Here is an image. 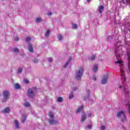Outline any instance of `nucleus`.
I'll use <instances>...</instances> for the list:
<instances>
[{"mask_svg": "<svg viewBox=\"0 0 130 130\" xmlns=\"http://www.w3.org/2000/svg\"><path fill=\"white\" fill-rule=\"evenodd\" d=\"M116 115L117 117H120L121 115L123 116V118L121 120L122 122H123V121L125 120V114H124V111H120L116 114Z\"/></svg>", "mask_w": 130, "mask_h": 130, "instance_id": "39448f33", "label": "nucleus"}, {"mask_svg": "<svg viewBox=\"0 0 130 130\" xmlns=\"http://www.w3.org/2000/svg\"><path fill=\"white\" fill-rule=\"evenodd\" d=\"M98 71V66L97 64H94L93 67V71L94 72V73H96Z\"/></svg>", "mask_w": 130, "mask_h": 130, "instance_id": "f3484780", "label": "nucleus"}, {"mask_svg": "<svg viewBox=\"0 0 130 130\" xmlns=\"http://www.w3.org/2000/svg\"><path fill=\"white\" fill-rule=\"evenodd\" d=\"M57 101L58 102H62V101H63L62 98H61V97L58 98Z\"/></svg>", "mask_w": 130, "mask_h": 130, "instance_id": "bb28decb", "label": "nucleus"}, {"mask_svg": "<svg viewBox=\"0 0 130 130\" xmlns=\"http://www.w3.org/2000/svg\"><path fill=\"white\" fill-rule=\"evenodd\" d=\"M24 83H25V84H28V83H29V81H28L27 79H25Z\"/></svg>", "mask_w": 130, "mask_h": 130, "instance_id": "4c0bfd02", "label": "nucleus"}, {"mask_svg": "<svg viewBox=\"0 0 130 130\" xmlns=\"http://www.w3.org/2000/svg\"><path fill=\"white\" fill-rule=\"evenodd\" d=\"M48 61H52V58H49Z\"/></svg>", "mask_w": 130, "mask_h": 130, "instance_id": "37998d69", "label": "nucleus"}, {"mask_svg": "<svg viewBox=\"0 0 130 130\" xmlns=\"http://www.w3.org/2000/svg\"><path fill=\"white\" fill-rule=\"evenodd\" d=\"M48 116H49V118H54V114L53 112L50 111L48 114Z\"/></svg>", "mask_w": 130, "mask_h": 130, "instance_id": "9b49d317", "label": "nucleus"}, {"mask_svg": "<svg viewBox=\"0 0 130 130\" xmlns=\"http://www.w3.org/2000/svg\"><path fill=\"white\" fill-rule=\"evenodd\" d=\"M58 38L59 40H61L63 38V37H62V36L59 35L58 36Z\"/></svg>", "mask_w": 130, "mask_h": 130, "instance_id": "c85d7f7f", "label": "nucleus"}, {"mask_svg": "<svg viewBox=\"0 0 130 130\" xmlns=\"http://www.w3.org/2000/svg\"><path fill=\"white\" fill-rule=\"evenodd\" d=\"M10 98V92L8 90L3 91V99L2 100V102L4 103L8 101V99Z\"/></svg>", "mask_w": 130, "mask_h": 130, "instance_id": "f03ea898", "label": "nucleus"}, {"mask_svg": "<svg viewBox=\"0 0 130 130\" xmlns=\"http://www.w3.org/2000/svg\"><path fill=\"white\" fill-rule=\"evenodd\" d=\"M25 40L27 43H28V42H29L31 40V38L27 37L26 39H25Z\"/></svg>", "mask_w": 130, "mask_h": 130, "instance_id": "b1692460", "label": "nucleus"}, {"mask_svg": "<svg viewBox=\"0 0 130 130\" xmlns=\"http://www.w3.org/2000/svg\"><path fill=\"white\" fill-rule=\"evenodd\" d=\"M108 81V75H105V76L103 77V78L101 80L102 85H105V84H106Z\"/></svg>", "mask_w": 130, "mask_h": 130, "instance_id": "423d86ee", "label": "nucleus"}, {"mask_svg": "<svg viewBox=\"0 0 130 130\" xmlns=\"http://www.w3.org/2000/svg\"><path fill=\"white\" fill-rule=\"evenodd\" d=\"M116 63H119V64H121L122 63V61L118 60L117 61H116Z\"/></svg>", "mask_w": 130, "mask_h": 130, "instance_id": "473e14b6", "label": "nucleus"}, {"mask_svg": "<svg viewBox=\"0 0 130 130\" xmlns=\"http://www.w3.org/2000/svg\"><path fill=\"white\" fill-rule=\"evenodd\" d=\"M27 48L29 52H34L33 47L32 46V45H31V44H28V45L27 46Z\"/></svg>", "mask_w": 130, "mask_h": 130, "instance_id": "1a4fd4ad", "label": "nucleus"}, {"mask_svg": "<svg viewBox=\"0 0 130 130\" xmlns=\"http://www.w3.org/2000/svg\"><path fill=\"white\" fill-rule=\"evenodd\" d=\"M73 90H74V91H76V90H77V87H74V88H73Z\"/></svg>", "mask_w": 130, "mask_h": 130, "instance_id": "c03bdc74", "label": "nucleus"}, {"mask_svg": "<svg viewBox=\"0 0 130 130\" xmlns=\"http://www.w3.org/2000/svg\"><path fill=\"white\" fill-rule=\"evenodd\" d=\"M84 109V106H81L80 107H79L76 111V113H79V112H81L82 110Z\"/></svg>", "mask_w": 130, "mask_h": 130, "instance_id": "4468645a", "label": "nucleus"}, {"mask_svg": "<svg viewBox=\"0 0 130 130\" xmlns=\"http://www.w3.org/2000/svg\"><path fill=\"white\" fill-rule=\"evenodd\" d=\"M27 95L29 98H34V96H35V93L33 91V89L28 88L27 91Z\"/></svg>", "mask_w": 130, "mask_h": 130, "instance_id": "7ed1b4c3", "label": "nucleus"}, {"mask_svg": "<svg viewBox=\"0 0 130 130\" xmlns=\"http://www.w3.org/2000/svg\"><path fill=\"white\" fill-rule=\"evenodd\" d=\"M92 126H93V125L92 124L88 125L87 128H88V129H90V128H92Z\"/></svg>", "mask_w": 130, "mask_h": 130, "instance_id": "7c9ffc66", "label": "nucleus"}, {"mask_svg": "<svg viewBox=\"0 0 130 130\" xmlns=\"http://www.w3.org/2000/svg\"><path fill=\"white\" fill-rule=\"evenodd\" d=\"M86 120V114H83L81 116V121L83 122V121H85Z\"/></svg>", "mask_w": 130, "mask_h": 130, "instance_id": "dca6fc26", "label": "nucleus"}, {"mask_svg": "<svg viewBox=\"0 0 130 130\" xmlns=\"http://www.w3.org/2000/svg\"><path fill=\"white\" fill-rule=\"evenodd\" d=\"M124 94H125V97L126 98H128L129 97L130 93L129 91L126 89V88H124Z\"/></svg>", "mask_w": 130, "mask_h": 130, "instance_id": "0eeeda50", "label": "nucleus"}, {"mask_svg": "<svg viewBox=\"0 0 130 130\" xmlns=\"http://www.w3.org/2000/svg\"><path fill=\"white\" fill-rule=\"evenodd\" d=\"M2 112H3V113H9V112H10V108H5L3 111H2Z\"/></svg>", "mask_w": 130, "mask_h": 130, "instance_id": "a211bd4d", "label": "nucleus"}, {"mask_svg": "<svg viewBox=\"0 0 130 130\" xmlns=\"http://www.w3.org/2000/svg\"><path fill=\"white\" fill-rule=\"evenodd\" d=\"M73 98H74V94L73 93H71L69 95V99H73Z\"/></svg>", "mask_w": 130, "mask_h": 130, "instance_id": "c756f323", "label": "nucleus"}, {"mask_svg": "<svg viewBox=\"0 0 130 130\" xmlns=\"http://www.w3.org/2000/svg\"><path fill=\"white\" fill-rule=\"evenodd\" d=\"M15 1H17V0H15Z\"/></svg>", "mask_w": 130, "mask_h": 130, "instance_id": "09e8293b", "label": "nucleus"}, {"mask_svg": "<svg viewBox=\"0 0 130 130\" xmlns=\"http://www.w3.org/2000/svg\"><path fill=\"white\" fill-rule=\"evenodd\" d=\"M119 88L120 89H121V88H122V86H121V85H120V86H119Z\"/></svg>", "mask_w": 130, "mask_h": 130, "instance_id": "a18cd8bd", "label": "nucleus"}, {"mask_svg": "<svg viewBox=\"0 0 130 130\" xmlns=\"http://www.w3.org/2000/svg\"><path fill=\"white\" fill-rule=\"evenodd\" d=\"M104 10V6L102 5L100 6V8L99 9V12L100 14H102V12H103Z\"/></svg>", "mask_w": 130, "mask_h": 130, "instance_id": "f8f14e48", "label": "nucleus"}, {"mask_svg": "<svg viewBox=\"0 0 130 130\" xmlns=\"http://www.w3.org/2000/svg\"><path fill=\"white\" fill-rule=\"evenodd\" d=\"M72 28L73 29H77V28H78V25L77 24H73Z\"/></svg>", "mask_w": 130, "mask_h": 130, "instance_id": "cd10ccee", "label": "nucleus"}, {"mask_svg": "<svg viewBox=\"0 0 130 130\" xmlns=\"http://www.w3.org/2000/svg\"><path fill=\"white\" fill-rule=\"evenodd\" d=\"M127 60H128V69L130 70V56L129 54H127Z\"/></svg>", "mask_w": 130, "mask_h": 130, "instance_id": "6ab92c4d", "label": "nucleus"}, {"mask_svg": "<svg viewBox=\"0 0 130 130\" xmlns=\"http://www.w3.org/2000/svg\"><path fill=\"white\" fill-rule=\"evenodd\" d=\"M95 57L96 56H95V55H92V56H91L89 59H90V60H94Z\"/></svg>", "mask_w": 130, "mask_h": 130, "instance_id": "393cba45", "label": "nucleus"}, {"mask_svg": "<svg viewBox=\"0 0 130 130\" xmlns=\"http://www.w3.org/2000/svg\"><path fill=\"white\" fill-rule=\"evenodd\" d=\"M15 41H18L19 40V38L16 37L14 38Z\"/></svg>", "mask_w": 130, "mask_h": 130, "instance_id": "58836bf2", "label": "nucleus"}, {"mask_svg": "<svg viewBox=\"0 0 130 130\" xmlns=\"http://www.w3.org/2000/svg\"><path fill=\"white\" fill-rule=\"evenodd\" d=\"M36 22H37L38 23L39 22H42V18L38 17L36 19Z\"/></svg>", "mask_w": 130, "mask_h": 130, "instance_id": "4be33fe9", "label": "nucleus"}, {"mask_svg": "<svg viewBox=\"0 0 130 130\" xmlns=\"http://www.w3.org/2000/svg\"><path fill=\"white\" fill-rule=\"evenodd\" d=\"M101 129L102 130H105V126H101Z\"/></svg>", "mask_w": 130, "mask_h": 130, "instance_id": "e433bc0d", "label": "nucleus"}, {"mask_svg": "<svg viewBox=\"0 0 130 130\" xmlns=\"http://www.w3.org/2000/svg\"><path fill=\"white\" fill-rule=\"evenodd\" d=\"M14 125L16 128H20V126L19 125V122H18V120H15L14 121Z\"/></svg>", "mask_w": 130, "mask_h": 130, "instance_id": "ddd939ff", "label": "nucleus"}, {"mask_svg": "<svg viewBox=\"0 0 130 130\" xmlns=\"http://www.w3.org/2000/svg\"><path fill=\"white\" fill-rule=\"evenodd\" d=\"M83 73L84 69L83 68L81 67L78 70H77L75 77L76 80H81V78H82V76H83Z\"/></svg>", "mask_w": 130, "mask_h": 130, "instance_id": "f257e3e1", "label": "nucleus"}, {"mask_svg": "<svg viewBox=\"0 0 130 130\" xmlns=\"http://www.w3.org/2000/svg\"><path fill=\"white\" fill-rule=\"evenodd\" d=\"M25 107H29L30 106V103L28 102H26L24 104Z\"/></svg>", "mask_w": 130, "mask_h": 130, "instance_id": "a878e982", "label": "nucleus"}, {"mask_svg": "<svg viewBox=\"0 0 130 130\" xmlns=\"http://www.w3.org/2000/svg\"><path fill=\"white\" fill-rule=\"evenodd\" d=\"M92 79H93V81H96V76L92 77Z\"/></svg>", "mask_w": 130, "mask_h": 130, "instance_id": "a19ab883", "label": "nucleus"}, {"mask_svg": "<svg viewBox=\"0 0 130 130\" xmlns=\"http://www.w3.org/2000/svg\"><path fill=\"white\" fill-rule=\"evenodd\" d=\"M48 122L50 125H56V124H58V121L55 120L54 118H49Z\"/></svg>", "mask_w": 130, "mask_h": 130, "instance_id": "20e7f679", "label": "nucleus"}, {"mask_svg": "<svg viewBox=\"0 0 130 130\" xmlns=\"http://www.w3.org/2000/svg\"><path fill=\"white\" fill-rule=\"evenodd\" d=\"M121 80L122 82H125V75L123 71H122V74L121 75Z\"/></svg>", "mask_w": 130, "mask_h": 130, "instance_id": "6e6552de", "label": "nucleus"}, {"mask_svg": "<svg viewBox=\"0 0 130 130\" xmlns=\"http://www.w3.org/2000/svg\"><path fill=\"white\" fill-rule=\"evenodd\" d=\"M22 71H23V69H22L21 68H19L18 70V73H19V74H21V73H22Z\"/></svg>", "mask_w": 130, "mask_h": 130, "instance_id": "72a5a7b5", "label": "nucleus"}, {"mask_svg": "<svg viewBox=\"0 0 130 130\" xmlns=\"http://www.w3.org/2000/svg\"><path fill=\"white\" fill-rule=\"evenodd\" d=\"M91 116H92V114L91 113L88 114V117H91Z\"/></svg>", "mask_w": 130, "mask_h": 130, "instance_id": "79ce46f5", "label": "nucleus"}, {"mask_svg": "<svg viewBox=\"0 0 130 130\" xmlns=\"http://www.w3.org/2000/svg\"><path fill=\"white\" fill-rule=\"evenodd\" d=\"M127 106H128V111L129 113H130V103H128L127 104Z\"/></svg>", "mask_w": 130, "mask_h": 130, "instance_id": "f704fd0d", "label": "nucleus"}, {"mask_svg": "<svg viewBox=\"0 0 130 130\" xmlns=\"http://www.w3.org/2000/svg\"><path fill=\"white\" fill-rule=\"evenodd\" d=\"M13 52H19V49L18 48H15L13 50Z\"/></svg>", "mask_w": 130, "mask_h": 130, "instance_id": "2f4dec72", "label": "nucleus"}, {"mask_svg": "<svg viewBox=\"0 0 130 130\" xmlns=\"http://www.w3.org/2000/svg\"><path fill=\"white\" fill-rule=\"evenodd\" d=\"M47 16H51V15H52V13H51V12H49L47 13Z\"/></svg>", "mask_w": 130, "mask_h": 130, "instance_id": "c9c22d12", "label": "nucleus"}, {"mask_svg": "<svg viewBox=\"0 0 130 130\" xmlns=\"http://www.w3.org/2000/svg\"><path fill=\"white\" fill-rule=\"evenodd\" d=\"M90 1H91V0H87V3H88L89 2H90Z\"/></svg>", "mask_w": 130, "mask_h": 130, "instance_id": "49530a36", "label": "nucleus"}, {"mask_svg": "<svg viewBox=\"0 0 130 130\" xmlns=\"http://www.w3.org/2000/svg\"><path fill=\"white\" fill-rule=\"evenodd\" d=\"M25 120H26V116L23 115L22 119L21 120V122H22V123H24V122H25Z\"/></svg>", "mask_w": 130, "mask_h": 130, "instance_id": "5701e85b", "label": "nucleus"}, {"mask_svg": "<svg viewBox=\"0 0 130 130\" xmlns=\"http://www.w3.org/2000/svg\"><path fill=\"white\" fill-rule=\"evenodd\" d=\"M49 35H50V30H49V29H47L45 35V37H48Z\"/></svg>", "mask_w": 130, "mask_h": 130, "instance_id": "aec40b11", "label": "nucleus"}, {"mask_svg": "<svg viewBox=\"0 0 130 130\" xmlns=\"http://www.w3.org/2000/svg\"><path fill=\"white\" fill-rule=\"evenodd\" d=\"M122 2L124 5L129 6V0H122Z\"/></svg>", "mask_w": 130, "mask_h": 130, "instance_id": "9d476101", "label": "nucleus"}, {"mask_svg": "<svg viewBox=\"0 0 130 130\" xmlns=\"http://www.w3.org/2000/svg\"><path fill=\"white\" fill-rule=\"evenodd\" d=\"M71 60H72V57H69V61L65 63L64 68H67V67H68V64L70 63V61H71Z\"/></svg>", "mask_w": 130, "mask_h": 130, "instance_id": "412c9836", "label": "nucleus"}, {"mask_svg": "<svg viewBox=\"0 0 130 130\" xmlns=\"http://www.w3.org/2000/svg\"><path fill=\"white\" fill-rule=\"evenodd\" d=\"M88 93H90V91H88Z\"/></svg>", "mask_w": 130, "mask_h": 130, "instance_id": "de8ad7c7", "label": "nucleus"}, {"mask_svg": "<svg viewBox=\"0 0 130 130\" xmlns=\"http://www.w3.org/2000/svg\"><path fill=\"white\" fill-rule=\"evenodd\" d=\"M34 62H36V63L38 62V59H35V60H34Z\"/></svg>", "mask_w": 130, "mask_h": 130, "instance_id": "ea45409f", "label": "nucleus"}, {"mask_svg": "<svg viewBox=\"0 0 130 130\" xmlns=\"http://www.w3.org/2000/svg\"><path fill=\"white\" fill-rule=\"evenodd\" d=\"M14 88L16 89L17 90H19V89H21V86H20V85L18 83H15L14 84Z\"/></svg>", "mask_w": 130, "mask_h": 130, "instance_id": "2eb2a0df", "label": "nucleus"}]
</instances>
